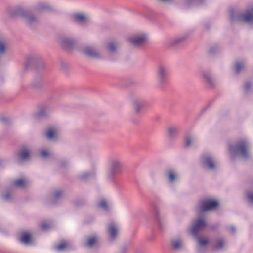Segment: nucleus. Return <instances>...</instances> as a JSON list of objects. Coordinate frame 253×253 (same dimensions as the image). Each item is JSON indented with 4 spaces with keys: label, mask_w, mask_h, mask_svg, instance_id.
<instances>
[{
    "label": "nucleus",
    "mask_w": 253,
    "mask_h": 253,
    "mask_svg": "<svg viewBox=\"0 0 253 253\" xmlns=\"http://www.w3.org/2000/svg\"><path fill=\"white\" fill-rule=\"evenodd\" d=\"M49 8L47 3H39L37 5V9L39 10H42L47 9Z\"/></svg>",
    "instance_id": "obj_27"
},
{
    "label": "nucleus",
    "mask_w": 253,
    "mask_h": 253,
    "mask_svg": "<svg viewBox=\"0 0 253 253\" xmlns=\"http://www.w3.org/2000/svg\"><path fill=\"white\" fill-rule=\"evenodd\" d=\"M40 228L42 230L45 231L48 229L50 228V226L48 224L44 223L41 225Z\"/></svg>",
    "instance_id": "obj_38"
},
{
    "label": "nucleus",
    "mask_w": 253,
    "mask_h": 253,
    "mask_svg": "<svg viewBox=\"0 0 253 253\" xmlns=\"http://www.w3.org/2000/svg\"><path fill=\"white\" fill-rule=\"evenodd\" d=\"M194 141V138L191 136H187L185 138V145L189 147L192 144V142Z\"/></svg>",
    "instance_id": "obj_28"
},
{
    "label": "nucleus",
    "mask_w": 253,
    "mask_h": 253,
    "mask_svg": "<svg viewBox=\"0 0 253 253\" xmlns=\"http://www.w3.org/2000/svg\"><path fill=\"white\" fill-rule=\"evenodd\" d=\"M30 156V149L26 146H23L18 153V161L26 160Z\"/></svg>",
    "instance_id": "obj_11"
},
{
    "label": "nucleus",
    "mask_w": 253,
    "mask_h": 253,
    "mask_svg": "<svg viewBox=\"0 0 253 253\" xmlns=\"http://www.w3.org/2000/svg\"><path fill=\"white\" fill-rule=\"evenodd\" d=\"M1 120L2 122H3L4 123H5L6 124V122L8 121V118H7L6 117H2L1 119Z\"/></svg>",
    "instance_id": "obj_45"
},
{
    "label": "nucleus",
    "mask_w": 253,
    "mask_h": 253,
    "mask_svg": "<svg viewBox=\"0 0 253 253\" xmlns=\"http://www.w3.org/2000/svg\"><path fill=\"white\" fill-rule=\"evenodd\" d=\"M224 244V240L222 239H220L217 241V243H216L215 245V248L218 250L221 249L223 247Z\"/></svg>",
    "instance_id": "obj_30"
},
{
    "label": "nucleus",
    "mask_w": 253,
    "mask_h": 253,
    "mask_svg": "<svg viewBox=\"0 0 253 253\" xmlns=\"http://www.w3.org/2000/svg\"><path fill=\"white\" fill-rule=\"evenodd\" d=\"M230 20L232 22H243L253 24V6L244 12L239 11L230 10Z\"/></svg>",
    "instance_id": "obj_2"
},
{
    "label": "nucleus",
    "mask_w": 253,
    "mask_h": 253,
    "mask_svg": "<svg viewBox=\"0 0 253 253\" xmlns=\"http://www.w3.org/2000/svg\"><path fill=\"white\" fill-rule=\"evenodd\" d=\"M74 21L84 23L87 21V17L83 13L75 14L73 16Z\"/></svg>",
    "instance_id": "obj_13"
},
{
    "label": "nucleus",
    "mask_w": 253,
    "mask_h": 253,
    "mask_svg": "<svg viewBox=\"0 0 253 253\" xmlns=\"http://www.w3.org/2000/svg\"><path fill=\"white\" fill-rule=\"evenodd\" d=\"M219 203L217 201L208 200L203 201L200 205V211H205L215 209L218 206Z\"/></svg>",
    "instance_id": "obj_9"
},
{
    "label": "nucleus",
    "mask_w": 253,
    "mask_h": 253,
    "mask_svg": "<svg viewBox=\"0 0 253 253\" xmlns=\"http://www.w3.org/2000/svg\"><path fill=\"white\" fill-rule=\"evenodd\" d=\"M9 13L12 17L23 19L30 26L38 22V19L32 13L19 7L14 8Z\"/></svg>",
    "instance_id": "obj_3"
},
{
    "label": "nucleus",
    "mask_w": 253,
    "mask_h": 253,
    "mask_svg": "<svg viewBox=\"0 0 253 253\" xmlns=\"http://www.w3.org/2000/svg\"><path fill=\"white\" fill-rule=\"evenodd\" d=\"M108 232L111 239H114L117 237V229L113 224H110L108 228Z\"/></svg>",
    "instance_id": "obj_15"
},
{
    "label": "nucleus",
    "mask_w": 253,
    "mask_h": 253,
    "mask_svg": "<svg viewBox=\"0 0 253 253\" xmlns=\"http://www.w3.org/2000/svg\"><path fill=\"white\" fill-rule=\"evenodd\" d=\"M166 175L168 180L171 183L174 182L177 178V176L175 174L174 172L172 170H171V169L167 171H166Z\"/></svg>",
    "instance_id": "obj_19"
},
{
    "label": "nucleus",
    "mask_w": 253,
    "mask_h": 253,
    "mask_svg": "<svg viewBox=\"0 0 253 253\" xmlns=\"http://www.w3.org/2000/svg\"><path fill=\"white\" fill-rule=\"evenodd\" d=\"M249 145V142L245 139L241 140L235 145H230L229 149L232 154L231 158L233 159L238 155L244 159L249 158L250 157Z\"/></svg>",
    "instance_id": "obj_1"
},
{
    "label": "nucleus",
    "mask_w": 253,
    "mask_h": 253,
    "mask_svg": "<svg viewBox=\"0 0 253 253\" xmlns=\"http://www.w3.org/2000/svg\"><path fill=\"white\" fill-rule=\"evenodd\" d=\"M48 154V153L46 150H42V155L44 158L46 157Z\"/></svg>",
    "instance_id": "obj_44"
},
{
    "label": "nucleus",
    "mask_w": 253,
    "mask_h": 253,
    "mask_svg": "<svg viewBox=\"0 0 253 253\" xmlns=\"http://www.w3.org/2000/svg\"><path fill=\"white\" fill-rule=\"evenodd\" d=\"M98 206L99 207L104 210L107 211L108 209V206L105 199H102L100 202H99L98 203Z\"/></svg>",
    "instance_id": "obj_26"
},
{
    "label": "nucleus",
    "mask_w": 253,
    "mask_h": 253,
    "mask_svg": "<svg viewBox=\"0 0 253 253\" xmlns=\"http://www.w3.org/2000/svg\"><path fill=\"white\" fill-rule=\"evenodd\" d=\"M244 68V65L240 63L239 62H237L235 64V72L237 74H239L240 72L241 71V69H242Z\"/></svg>",
    "instance_id": "obj_32"
},
{
    "label": "nucleus",
    "mask_w": 253,
    "mask_h": 253,
    "mask_svg": "<svg viewBox=\"0 0 253 253\" xmlns=\"http://www.w3.org/2000/svg\"><path fill=\"white\" fill-rule=\"evenodd\" d=\"M119 46L118 43L116 41H112L109 42L107 45V49L111 52H114L116 51L117 47Z\"/></svg>",
    "instance_id": "obj_20"
},
{
    "label": "nucleus",
    "mask_w": 253,
    "mask_h": 253,
    "mask_svg": "<svg viewBox=\"0 0 253 253\" xmlns=\"http://www.w3.org/2000/svg\"><path fill=\"white\" fill-rule=\"evenodd\" d=\"M31 236L29 233H24L20 239V241L23 243L28 244L31 242Z\"/></svg>",
    "instance_id": "obj_21"
},
{
    "label": "nucleus",
    "mask_w": 253,
    "mask_h": 253,
    "mask_svg": "<svg viewBox=\"0 0 253 253\" xmlns=\"http://www.w3.org/2000/svg\"><path fill=\"white\" fill-rule=\"evenodd\" d=\"M36 60H37V58L34 56H30L28 57V59H27L28 63L26 64V66L27 67L30 66V65L31 64H32L33 63H34L35 61H36Z\"/></svg>",
    "instance_id": "obj_36"
},
{
    "label": "nucleus",
    "mask_w": 253,
    "mask_h": 253,
    "mask_svg": "<svg viewBox=\"0 0 253 253\" xmlns=\"http://www.w3.org/2000/svg\"><path fill=\"white\" fill-rule=\"evenodd\" d=\"M201 161L203 167H207L210 169H213L215 168L214 160L210 155H202Z\"/></svg>",
    "instance_id": "obj_8"
},
{
    "label": "nucleus",
    "mask_w": 253,
    "mask_h": 253,
    "mask_svg": "<svg viewBox=\"0 0 253 253\" xmlns=\"http://www.w3.org/2000/svg\"><path fill=\"white\" fill-rule=\"evenodd\" d=\"M126 250V247H125V248H124V251H125Z\"/></svg>",
    "instance_id": "obj_47"
},
{
    "label": "nucleus",
    "mask_w": 253,
    "mask_h": 253,
    "mask_svg": "<svg viewBox=\"0 0 253 253\" xmlns=\"http://www.w3.org/2000/svg\"><path fill=\"white\" fill-rule=\"evenodd\" d=\"M13 185L16 187H24L25 183L22 179H18L13 181Z\"/></svg>",
    "instance_id": "obj_29"
},
{
    "label": "nucleus",
    "mask_w": 253,
    "mask_h": 253,
    "mask_svg": "<svg viewBox=\"0 0 253 253\" xmlns=\"http://www.w3.org/2000/svg\"><path fill=\"white\" fill-rule=\"evenodd\" d=\"M246 197L248 200L253 204V192L249 191L246 194Z\"/></svg>",
    "instance_id": "obj_37"
},
{
    "label": "nucleus",
    "mask_w": 253,
    "mask_h": 253,
    "mask_svg": "<svg viewBox=\"0 0 253 253\" xmlns=\"http://www.w3.org/2000/svg\"><path fill=\"white\" fill-rule=\"evenodd\" d=\"M48 108L47 107H43L41 108L40 110L36 113V117L37 118H41L45 116L46 115Z\"/></svg>",
    "instance_id": "obj_24"
},
{
    "label": "nucleus",
    "mask_w": 253,
    "mask_h": 253,
    "mask_svg": "<svg viewBox=\"0 0 253 253\" xmlns=\"http://www.w3.org/2000/svg\"><path fill=\"white\" fill-rule=\"evenodd\" d=\"M217 49H218V48L216 46L212 47L210 50L209 53L211 54H213L215 52V51L217 50Z\"/></svg>",
    "instance_id": "obj_42"
},
{
    "label": "nucleus",
    "mask_w": 253,
    "mask_h": 253,
    "mask_svg": "<svg viewBox=\"0 0 253 253\" xmlns=\"http://www.w3.org/2000/svg\"><path fill=\"white\" fill-rule=\"evenodd\" d=\"M96 241V238L95 237H91L88 238L86 245L89 247H92Z\"/></svg>",
    "instance_id": "obj_31"
},
{
    "label": "nucleus",
    "mask_w": 253,
    "mask_h": 253,
    "mask_svg": "<svg viewBox=\"0 0 253 253\" xmlns=\"http://www.w3.org/2000/svg\"><path fill=\"white\" fill-rule=\"evenodd\" d=\"M169 69L164 65L158 66L156 74L157 80V86L159 88H163L168 83Z\"/></svg>",
    "instance_id": "obj_4"
},
{
    "label": "nucleus",
    "mask_w": 253,
    "mask_h": 253,
    "mask_svg": "<svg viewBox=\"0 0 253 253\" xmlns=\"http://www.w3.org/2000/svg\"><path fill=\"white\" fill-rule=\"evenodd\" d=\"M82 52L85 55L92 58H98L99 54L96 49L93 47L86 46L82 50Z\"/></svg>",
    "instance_id": "obj_12"
},
{
    "label": "nucleus",
    "mask_w": 253,
    "mask_h": 253,
    "mask_svg": "<svg viewBox=\"0 0 253 253\" xmlns=\"http://www.w3.org/2000/svg\"><path fill=\"white\" fill-rule=\"evenodd\" d=\"M178 133V129L176 126H171L168 129V135L171 138L176 137Z\"/></svg>",
    "instance_id": "obj_18"
},
{
    "label": "nucleus",
    "mask_w": 253,
    "mask_h": 253,
    "mask_svg": "<svg viewBox=\"0 0 253 253\" xmlns=\"http://www.w3.org/2000/svg\"><path fill=\"white\" fill-rule=\"evenodd\" d=\"M59 42L62 47L66 49L73 48L75 44V41L72 38L68 37H62L59 40Z\"/></svg>",
    "instance_id": "obj_10"
},
{
    "label": "nucleus",
    "mask_w": 253,
    "mask_h": 253,
    "mask_svg": "<svg viewBox=\"0 0 253 253\" xmlns=\"http://www.w3.org/2000/svg\"><path fill=\"white\" fill-rule=\"evenodd\" d=\"M122 169V164L121 162L118 160H113L107 171V179L110 181H113L117 175L121 172Z\"/></svg>",
    "instance_id": "obj_5"
},
{
    "label": "nucleus",
    "mask_w": 253,
    "mask_h": 253,
    "mask_svg": "<svg viewBox=\"0 0 253 253\" xmlns=\"http://www.w3.org/2000/svg\"><path fill=\"white\" fill-rule=\"evenodd\" d=\"M251 86V84L250 83V82H246L245 84V85H244V89L245 90V91H248L249 89L250 88Z\"/></svg>",
    "instance_id": "obj_40"
},
{
    "label": "nucleus",
    "mask_w": 253,
    "mask_h": 253,
    "mask_svg": "<svg viewBox=\"0 0 253 253\" xmlns=\"http://www.w3.org/2000/svg\"><path fill=\"white\" fill-rule=\"evenodd\" d=\"M55 132L52 129L49 130L46 134V136L49 139H52L55 137Z\"/></svg>",
    "instance_id": "obj_33"
},
{
    "label": "nucleus",
    "mask_w": 253,
    "mask_h": 253,
    "mask_svg": "<svg viewBox=\"0 0 253 253\" xmlns=\"http://www.w3.org/2000/svg\"><path fill=\"white\" fill-rule=\"evenodd\" d=\"M207 226V223L204 218L197 219L195 224L190 229V233L194 237H197L198 232L203 230Z\"/></svg>",
    "instance_id": "obj_7"
},
{
    "label": "nucleus",
    "mask_w": 253,
    "mask_h": 253,
    "mask_svg": "<svg viewBox=\"0 0 253 253\" xmlns=\"http://www.w3.org/2000/svg\"><path fill=\"white\" fill-rule=\"evenodd\" d=\"M62 192L60 190H56L52 195V199L51 202L53 204H56V201L61 197Z\"/></svg>",
    "instance_id": "obj_22"
},
{
    "label": "nucleus",
    "mask_w": 253,
    "mask_h": 253,
    "mask_svg": "<svg viewBox=\"0 0 253 253\" xmlns=\"http://www.w3.org/2000/svg\"><path fill=\"white\" fill-rule=\"evenodd\" d=\"M172 247L175 250H178L181 248L182 246V241L178 239L172 241Z\"/></svg>",
    "instance_id": "obj_23"
},
{
    "label": "nucleus",
    "mask_w": 253,
    "mask_h": 253,
    "mask_svg": "<svg viewBox=\"0 0 253 253\" xmlns=\"http://www.w3.org/2000/svg\"><path fill=\"white\" fill-rule=\"evenodd\" d=\"M93 175V174H91L88 172H85L80 176V178L81 180H84L87 179L89 177L92 176Z\"/></svg>",
    "instance_id": "obj_35"
},
{
    "label": "nucleus",
    "mask_w": 253,
    "mask_h": 253,
    "mask_svg": "<svg viewBox=\"0 0 253 253\" xmlns=\"http://www.w3.org/2000/svg\"><path fill=\"white\" fill-rule=\"evenodd\" d=\"M194 237L196 238L198 244L201 247H203V246L206 245L208 243V239H203L201 237H198V235H197V237Z\"/></svg>",
    "instance_id": "obj_25"
},
{
    "label": "nucleus",
    "mask_w": 253,
    "mask_h": 253,
    "mask_svg": "<svg viewBox=\"0 0 253 253\" xmlns=\"http://www.w3.org/2000/svg\"><path fill=\"white\" fill-rule=\"evenodd\" d=\"M157 214H158V213H157ZM158 215H157V222H158V223L159 224V225L160 226H161V223H160V221L159 220V219L158 218Z\"/></svg>",
    "instance_id": "obj_46"
},
{
    "label": "nucleus",
    "mask_w": 253,
    "mask_h": 253,
    "mask_svg": "<svg viewBox=\"0 0 253 253\" xmlns=\"http://www.w3.org/2000/svg\"><path fill=\"white\" fill-rule=\"evenodd\" d=\"M185 38H186L184 36L175 38L170 41L169 46L170 47L176 46L183 42L185 40Z\"/></svg>",
    "instance_id": "obj_16"
},
{
    "label": "nucleus",
    "mask_w": 253,
    "mask_h": 253,
    "mask_svg": "<svg viewBox=\"0 0 253 253\" xmlns=\"http://www.w3.org/2000/svg\"><path fill=\"white\" fill-rule=\"evenodd\" d=\"M146 103L144 101L140 100H135L133 101V107L136 113H139L141 108H142Z\"/></svg>",
    "instance_id": "obj_14"
},
{
    "label": "nucleus",
    "mask_w": 253,
    "mask_h": 253,
    "mask_svg": "<svg viewBox=\"0 0 253 253\" xmlns=\"http://www.w3.org/2000/svg\"><path fill=\"white\" fill-rule=\"evenodd\" d=\"M128 41L134 46L143 47L147 43L148 39L146 34H142L129 39Z\"/></svg>",
    "instance_id": "obj_6"
},
{
    "label": "nucleus",
    "mask_w": 253,
    "mask_h": 253,
    "mask_svg": "<svg viewBox=\"0 0 253 253\" xmlns=\"http://www.w3.org/2000/svg\"><path fill=\"white\" fill-rule=\"evenodd\" d=\"M227 229L228 230L229 232L232 234H235L236 232V228L233 226H231L229 227H227Z\"/></svg>",
    "instance_id": "obj_39"
},
{
    "label": "nucleus",
    "mask_w": 253,
    "mask_h": 253,
    "mask_svg": "<svg viewBox=\"0 0 253 253\" xmlns=\"http://www.w3.org/2000/svg\"><path fill=\"white\" fill-rule=\"evenodd\" d=\"M10 194L9 193H7L3 195V198L6 200H9L10 199Z\"/></svg>",
    "instance_id": "obj_43"
},
{
    "label": "nucleus",
    "mask_w": 253,
    "mask_h": 253,
    "mask_svg": "<svg viewBox=\"0 0 253 253\" xmlns=\"http://www.w3.org/2000/svg\"><path fill=\"white\" fill-rule=\"evenodd\" d=\"M67 247V244L65 242L61 243L57 245L55 248L58 251H62L65 249Z\"/></svg>",
    "instance_id": "obj_34"
},
{
    "label": "nucleus",
    "mask_w": 253,
    "mask_h": 253,
    "mask_svg": "<svg viewBox=\"0 0 253 253\" xmlns=\"http://www.w3.org/2000/svg\"><path fill=\"white\" fill-rule=\"evenodd\" d=\"M203 76L210 86L213 87L214 86L213 79L209 72H204L203 73Z\"/></svg>",
    "instance_id": "obj_17"
},
{
    "label": "nucleus",
    "mask_w": 253,
    "mask_h": 253,
    "mask_svg": "<svg viewBox=\"0 0 253 253\" xmlns=\"http://www.w3.org/2000/svg\"><path fill=\"white\" fill-rule=\"evenodd\" d=\"M42 81L41 80H40L39 81H38L37 84H35V83H33L32 84V86L34 88H39L42 85Z\"/></svg>",
    "instance_id": "obj_41"
}]
</instances>
